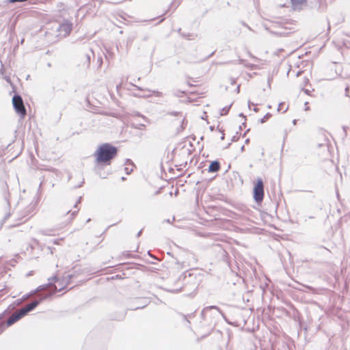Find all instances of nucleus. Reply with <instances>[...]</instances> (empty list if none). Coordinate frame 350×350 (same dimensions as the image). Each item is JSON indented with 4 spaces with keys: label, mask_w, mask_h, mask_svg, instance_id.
<instances>
[{
    "label": "nucleus",
    "mask_w": 350,
    "mask_h": 350,
    "mask_svg": "<svg viewBox=\"0 0 350 350\" xmlns=\"http://www.w3.org/2000/svg\"><path fill=\"white\" fill-rule=\"evenodd\" d=\"M81 270L80 269L75 270L74 273L64 275L62 280L58 278L57 282H59V286H62L59 288L55 285H53V290L47 293H44L39 297L38 299L33 300L25 307L21 308L16 313L13 314L8 317L10 310L8 308L0 314V334L8 327L12 325L16 322L21 319L23 317L26 316L29 312L33 311L39 304L43 301L49 299L54 295L57 292H60L64 290L66 286L72 282L73 278H76L80 273Z\"/></svg>",
    "instance_id": "nucleus-1"
},
{
    "label": "nucleus",
    "mask_w": 350,
    "mask_h": 350,
    "mask_svg": "<svg viewBox=\"0 0 350 350\" xmlns=\"http://www.w3.org/2000/svg\"><path fill=\"white\" fill-rule=\"evenodd\" d=\"M81 270L80 269L75 270L74 273L64 275L62 280L58 278L57 282H59V286H62L59 288L55 285H53V290L47 293H44L39 297L38 299L33 300L25 307L21 308L16 313L13 314L8 317L10 310L8 308L0 314V334L8 327L12 325L16 322L21 319L23 317L26 316L29 312L33 311L39 304L43 301L49 299L54 295L57 292H60L64 290L66 286L72 282L73 278H76L80 273Z\"/></svg>",
    "instance_id": "nucleus-2"
},
{
    "label": "nucleus",
    "mask_w": 350,
    "mask_h": 350,
    "mask_svg": "<svg viewBox=\"0 0 350 350\" xmlns=\"http://www.w3.org/2000/svg\"><path fill=\"white\" fill-rule=\"evenodd\" d=\"M117 155V147L109 143H104L100 145L94 153L95 165L93 170L94 173L98 176H103L100 173L103 165H109L112 160L114 159Z\"/></svg>",
    "instance_id": "nucleus-3"
},
{
    "label": "nucleus",
    "mask_w": 350,
    "mask_h": 350,
    "mask_svg": "<svg viewBox=\"0 0 350 350\" xmlns=\"http://www.w3.org/2000/svg\"><path fill=\"white\" fill-rule=\"evenodd\" d=\"M200 282V277L189 271L183 273L176 281L178 287L176 291H183L191 294L196 291Z\"/></svg>",
    "instance_id": "nucleus-4"
},
{
    "label": "nucleus",
    "mask_w": 350,
    "mask_h": 350,
    "mask_svg": "<svg viewBox=\"0 0 350 350\" xmlns=\"http://www.w3.org/2000/svg\"><path fill=\"white\" fill-rule=\"evenodd\" d=\"M225 318L224 314L216 306H210L203 308L201 312V317L208 326H215L220 317Z\"/></svg>",
    "instance_id": "nucleus-5"
},
{
    "label": "nucleus",
    "mask_w": 350,
    "mask_h": 350,
    "mask_svg": "<svg viewBox=\"0 0 350 350\" xmlns=\"http://www.w3.org/2000/svg\"><path fill=\"white\" fill-rule=\"evenodd\" d=\"M265 196L264 182L258 177L254 182L253 198L257 204H261Z\"/></svg>",
    "instance_id": "nucleus-6"
},
{
    "label": "nucleus",
    "mask_w": 350,
    "mask_h": 350,
    "mask_svg": "<svg viewBox=\"0 0 350 350\" xmlns=\"http://www.w3.org/2000/svg\"><path fill=\"white\" fill-rule=\"evenodd\" d=\"M12 105L15 111L22 118H24L27 114V111L21 96L15 94L12 97Z\"/></svg>",
    "instance_id": "nucleus-7"
},
{
    "label": "nucleus",
    "mask_w": 350,
    "mask_h": 350,
    "mask_svg": "<svg viewBox=\"0 0 350 350\" xmlns=\"http://www.w3.org/2000/svg\"><path fill=\"white\" fill-rule=\"evenodd\" d=\"M48 280H49V282L47 284L40 285L36 289L30 291L28 293L29 295V296H31V295H34L35 293H36L37 292L46 288L48 286H52L53 288L54 283L57 282L59 280L56 275H53V276L48 278Z\"/></svg>",
    "instance_id": "nucleus-8"
},
{
    "label": "nucleus",
    "mask_w": 350,
    "mask_h": 350,
    "mask_svg": "<svg viewBox=\"0 0 350 350\" xmlns=\"http://www.w3.org/2000/svg\"><path fill=\"white\" fill-rule=\"evenodd\" d=\"M57 30L60 32L64 33V36H68L72 30V23L68 20H65L64 22L59 25Z\"/></svg>",
    "instance_id": "nucleus-9"
},
{
    "label": "nucleus",
    "mask_w": 350,
    "mask_h": 350,
    "mask_svg": "<svg viewBox=\"0 0 350 350\" xmlns=\"http://www.w3.org/2000/svg\"><path fill=\"white\" fill-rule=\"evenodd\" d=\"M220 167L221 165L219 161L217 160H215L210 163L208 172L212 173L217 172L218 171H219Z\"/></svg>",
    "instance_id": "nucleus-10"
},
{
    "label": "nucleus",
    "mask_w": 350,
    "mask_h": 350,
    "mask_svg": "<svg viewBox=\"0 0 350 350\" xmlns=\"http://www.w3.org/2000/svg\"><path fill=\"white\" fill-rule=\"evenodd\" d=\"M94 56V53L92 49H89L88 52L85 54V59L83 62V66L89 68L91 62L92 57Z\"/></svg>",
    "instance_id": "nucleus-11"
},
{
    "label": "nucleus",
    "mask_w": 350,
    "mask_h": 350,
    "mask_svg": "<svg viewBox=\"0 0 350 350\" xmlns=\"http://www.w3.org/2000/svg\"><path fill=\"white\" fill-rule=\"evenodd\" d=\"M130 84L131 85L134 86L136 89H137L139 90L145 91V92H149L150 93L149 94H153L156 96H158V97H161L163 96V93L161 92H159V91H157V90H152L148 89V88L144 89L142 87L136 85H135V84H133L132 83H130Z\"/></svg>",
    "instance_id": "nucleus-12"
},
{
    "label": "nucleus",
    "mask_w": 350,
    "mask_h": 350,
    "mask_svg": "<svg viewBox=\"0 0 350 350\" xmlns=\"http://www.w3.org/2000/svg\"><path fill=\"white\" fill-rule=\"evenodd\" d=\"M135 302H137V303L142 302V304H135L134 308H132V310H134L140 309V308H144L148 304L149 301L147 299H138L135 301Z\"/></svg>",
    "instance_id": "nucleus-13"
},
{
    "label": "nucleus",
    "mask_w": 350,
    "mask_h": 350,
    "mask_svg": "<svg viewBox=\"0 0 350 350\" xmlns=\"http://www.w3.org/2000/svg\"><path fill=\"white\" fill-rule=\"evenodd\" d=\"M293 7L296 9L306 2V0H291Z\"/></svg>",
    "instance_id": "nucleus-14"
},
{
    "label": "nucleus",
    "mask_w": 350,
    "mask_h": 350,
    "mask_svg": "<svg viewBox=\"0 0 350 350\" xmlns=\"http://www.w3.org/2000/svg\"><path fill=\"white\" fill-rule=\"evenodd\" d=\"M187 123V121L185 117H184L181 121L180 126L178 128H177V133H180L185 129Z\"/></svg>",
    "instance_id": "nucleus-15"
},
{
    "label": "nucleus",
    "mask_w": 350,
    "mask_h": 350,
    "mask_svg": "<svg viewBox=\"0 0 350 350\" xmlns=\"http://www.w3.org/2000/svg\"><path fill=\"white\" fill-rule=\"evenodd\" d=\"M33 206H29V207L28 208V210L27 211H25V214H23V215L20 218V219H23V218H25L26 219H25V221L27 220L29 218L31 217V215H30V211H31V209L33 208Z\"/></svg>",
    "instance_id": "nucleus-16"
},
{
    "label": "nucleus",
    "mask_w": 350,
    "mask_h": 350,
    "mask_svg": "<svg viewBox=\"0 0 350 350\" xmlns=\"http://www.w3.org/2000/svg\"><path fill=\"white\" fill-rule=\"evenodd\" d=\"M232 105V104H230V105L226 106L224 108H222L221 110V112H220V115L221 116L227 115L229 111H230V109Z\"/></svg>",
    "instance_id": "nucleus-17"
},
{
    "label": "nucleus",
    "mask_w": 350,
    "mask_h": 350,
    "mask_svg": "<svg viewBox=\"0 0 350 350\" xmlns=\"http://www.w3.org/2000/svg\"><path fill=\"white\" fill-rule=\"evenodd\" d=\"M271 113H267L263 118H262L260 120V122L261 124H263L265 123L267 120H269L271 117Z\"/></svg>",
    "instance_id": "nucleus-18"
},
{
    "label": "nucleus",
    "mask_w": 350,
    "mask_h": 350,
    "mask_svg": "<svg viewBox=\"0 0 350 350\" xmlns=\"http://www.w3.org/2000/svg\"><path fill=\"white\" fill-rule=\"evenodd\" d=\"M106 165H103L102 167V169L100 170V174H102L103 176H99L100 178H106L107 177V176L110 174V172H105L104 171V167H105Z\"/></svg>",
    "instance_id": "nucleus-19"
},
{
    "label": "nucleus",
    "mask_w": 350,
    "mask_h": 350,
    "mask_svg": "<svg viewBox=\"0 0 350 350\" xmlns=\"http://www.w3.org/2000/svg\"><path fill=\"white\" fill-rule=\"evenodd\" d=\"M284 103H280L278 105V111H283V113L286 112L288 109V107L284 109Z\"/></svg>",
    "instance_id": "nucleus-20"
},
{
    "label": "nucleus",
    "mask_w": 350,
    "mask_h": 350,
    "mask_svg": "<svg viewBox=\"0 0 350 350\" xmlns=\"http://www.w3.org/2000/svg\"><path fill=\"white\" fill-rule=\"evenodd\" d=\"M167 114H169L170 116H180V117L183 116L182 112H180V111H170V112H167Z\"/></svg>",
    "instance_id": "nucleus-21"
},
{
    "label": "nucleus",
    "mask_w": 350,
    "mask_h": 350,
    "mask_svg": "<svg viewBox=\"0 0 350 350\" xmlns=\"http://www.w3.org/2000/svg\"><path fill=\"white\" fill-rule=\"evenodd\" d=\"M29 297V294H26L25 295L23 296V297L21 299H18L16 301V303L17 305L20 304L21 302L23 301V300H25L26 299L27 297Z\"/></svg>",
    "instance_id": "nucleus-22"
},
{
    "label": "nucleus",
    "mask_w": 350,
    "mask_h": 350,
    "mask_svg": "<svg viewBox=\"0 0 350 350\" xmlns=\"http://www.w3.org/2000/svg\"><path fill=\"white\" fill-rule=\"evenodd\" d=\"M3 197H4L5 202H7L8 206L10 207V199H9V193H5Z\"/></svg>",
    "instance_id": "nucleus-23"
},
{
    "label": "nucleus",
    "mask_w": 350,
    "mask_h": 350,
    "mask_svg": "<svg viewBox=\"0 0 350 350\" xmlns=\"http://www.w3.org/2000/svg\"><path fill=\"white\" fill-rule=\"evenodd\" d=\"M57 8H58L59 11H62V10H66V6H65L64 3H59L57 5Z\"/></svg>",
    "instance_id": "nucleus-24"
},
{
    "label": "nucleus",
    "mask_w": 350,
    "mask_h": 350,
    "mask_svg": "<svg viewBox=\"0 0 350 350\" xmlns=\"http://www.w3.org/2000/svg\"><path fill=\"white\" fill-rule=\"evenodd\" d=\"M175 1H173L172 2V3H171V4H170V5L169 9H168L167 11H165V13H164L163 14H166L169 10H172L173 11H174V8H175Z\"/></svg>",
    "instance_id": "nucleus-25"
},
{
    "label": "nucleus",
    "mask_w": 350,
    "mask_h": 350,
    "mask_svg": "<svg viewBox=\"0 0 350 350\" xmlns=\"http://www.w3.org/2000/svg\"><path fill=\"white\" fill-rule=\"evenodd\" d=\"M134 96L135 97H139V98H149L151 96V94H147V95H141L139 94H134Z\"/></svg>",
    "instance_id": "nucleus-26"
},
{
    "label": "nucleus",
    "mask_w": 350,
    "mask_h": 350,
    "mask_svg": "<svg viewBox=\"0 0 350 350\" xmlns=\"http://www.w3.org/2000/svg\"><path fill=\"white\" fill-rule=\"evenodd\" d=\"M133 168H132V167H131V168H130V167H124L125 173H126L127 175L130 174L133 172Z\"/></svg>",
    "instance_id": "nucleus-27"
},
{
    "label": "nucleus",
    "mask_w": 350,
    "mask_h": 350,
    "mask_svg": "<svg viewBox=\"0 0 350 350\" xmlns=\"http://www.w3.org/2000/svg\"><path fill=\"white\" fill-rule=\"evenodd\" d=\"M191 36V34L189 33H181V36L182 37L187 38L188 40H191V38H189Z\"/></svg>",
    "instance_id": "nucleus-28"
},
{
    "label": "nucleus",
    "mask_w": 350,
    "mask_h": 350,
    "mask_svg": "<svg viewBox=\"0 0 350 350\" xmlns=\"http://www.w3.org/2000/svg\"><path fill=\"white\" fill-rule=\"evenodd\" d=\"M125 165H131L132 166H135V164L130 159H126L124 163Z\"/></svg>",
    "instance_id": "nucleus-29"
},
{
    "label": "nucleus",
    "mask_w": 350,
    "mask_h": 350,
    "mask_svg": "<svg viewBox=\"0 0 350 350\" xmlns=\"http://www.w3.org/2000/svg\"><path fill=\"white\" fill-rule=\"evenodd\" d=\"M145 127H146V125L144 124H139V125L137 126H135V128L137 129H143Z\"/></svg>",
    "instance_id": "nucleus-30"
},
{
    "label": "nucleus",
    "mask_w": 350,
    "mask_h": 350,
    "mask_svg": "<svg viewBox=\"0 0 350 350\" xmlns=\"http://www.w3.org/2000/svg\"><path fill=\"white\" fill-rule=\"evenodd\" d=\"M342 53L348 55L350 53V49L348 47L344 49Z\"/></svg>",
    "instance_id": "nucleus-31"
},
{
    "label": "nucleus",
    "mask_w": 350,
    "mask_h": 350,
    "mask_svg": "<svg viewBox=\"0 0 350 350\" xmlns=\"http://www.w3.org/2000/svg\"><path fill=\"white\" fill-rule=\"evenodd\" d=\"M349 87L347 85L346 88H345V96L347 97H349Z\"/></svg>",
    "instance_id": "nucleus-32"
},
{
    "label": "nucleus",
    "mask_w": 350,
    "mask_h": 350,
    "mask_svg": "<svg viewBox=\"0 0 350 350\" xmlns=\"http://www.w3.org/2000/svg\"><path fill=\"white\" fill-rule=\"evenodd\" d=\"M77 212H78V211H75L72 212V213H71L72 217H71L70 220H72V218L77 214Z\"/></svg>",
    "instance_id": "nucleus-33"
},
{
    "label": "nucleus",
    "mask_w": 350,
    "mask_h": 350,
    "mask_svg": "<svg viewBox=\"0 0 350 350\" xmlns=\"http://www.w3.org/2000/svg\"><path fill=\"white\" fill-rule=\"evenodd\" d=\"M81 198H82V197H81V196L79 198V200H77V202L75 203V204L74 206L75 208L77 207L78 204L81 202Z\"/></svg>",
    "instance_id": "nucleus-34"
},
{
    "label": "nucleus",
    "mask_w": 350,
    "mask_h": 350,
    "mask_svg": "<svg viewBox=\"0 0 350 350\" xmlns=\"http://www.w3.org/2000/svg\"><path fill=\"white\" fill-rule=\"evenodd\" d=\"M83 183H84V178H83V180H82V181L81 182V183H80L79 185H78L75 186V189H77V188H79V187H81L83 185Z\"/></svg>",
    "instance_id": "nucleus-35"
},
{
    "label": "nucleus",
    "mask_w": 350,
    "mask_h": 350,
    "mask_svg": "<svg viewBox=\"0 0 350 350\" xmlns=\"http://www.w3.org/2000/svg\"><path fill=\"white\" fill-rule=\"evenodd\" d=\"M10 216V213L6 214L5 216L4 217V218L3 219V221L5 222V220L8 219Z\"/></svg>",
    "instance_id": "nucleus-36"
},
{
    "label": "nucleus",
    "mask_w": 350,
    "mask_h": 350,
    "mask_svg": "<svg viewBox=\"0 0 350 350\" xmlns=\"http://www.w3.org/2000/svg\"><path fill=\"white\" fill-rule=\"evenodd\" d=\"M148 38H149V36L148 35H146V36H144L143 40L146 41V40H148Z\"/></svg>",
    "instance_id": "nucleus-37"
},
{
    "label": "nucleus",
    "mask_w": 350,
    "mask_h": 350,
    "mask_svg": "<svg viewBox=\"0 0 350 350\" xmlns=\"http://www.w3.org/2000/svg\"><path fill=\"white\" fill-rule=\"evenodd\" d=\"M98 62H99V66H101V64H103V59L101 57H99L98 59Z\"/></svg>",
    "instance_id": "nucleus-38"
},
{
    "label": "nucleus",
    "mask_w": 350,
    "mask_h": 350,
    "mask_svg": "<svg viewBox=\"0 0 350 350\" xmlns=\"http://www.w3.org/2000/svg\"><path fill=\"white\" fill-rule=\"evenodd\" d=\"M239 116L243 118L245 120H246V116L243 113H239Z\"/></svg>",
    "instance_id": "nucleus-39"
},
{
    "label": "nucleus",
    "mask_w": 350,
    "mask_h": 350,
    "mask_svg": "<svg viewBox=\"0 0 350 350\" xmlns=\"http://www.w3.org/2000/svg\"><path fill=\"white\" fill-rule=\"evenodd\" d=\"M215 52L211 53L210 55H208L204 59H208L210 57L213 56Z\"/></svg>",
    "instance_id": "nucleus-40"
},
{
    "label": "nucleus",
    "mask_w": 350,
    "mask_h": 350,
    "mask_svg": "<svg viewBox=\"0 0 350 350\" xmlns=\"http://www.w3.org/2000/svg\"><path fill=\"white\" fill-rule=\"evenodd\" d=\"M304 92L306 94H310V90H308V89H304Z\"/></svg>",
    "instance_id": "nucleus-41"
},
{
    "label": "nucleus",
    "mask_w": 350,
    "mask_h": 350,
    "mask_svg": "<svg viewBox=\"0 0 350 350\" xmlns=\"http://www.w3.org/2000/svg\"><path fill=\"white\" fill-rule=\"evenodd\" d=\"M142 233V230H139V231L137 232V237H139V236H141Z\"/></svg>",
    "instance_id": "nucleus-42"
},
{
    "label": "nucleus",
    "mask_w": 350,
    "mask_h": 350,
    "mask_svg": "<svg viewBox=\"0 0 350 350\" xmlns=\"http://www.w3.org/2000/svg\"><path fill=\"white\" fill-rule=\"evenodd\" d=\"M177 32L181 36V33H183L181 28L177 29Z\"/></svg>",
    "instance_id": "nucleus-43"
},
{
    "label": "nucleus",
    "mask_w": 350,
    "mask_h": 350,
    "mask_svg": "<svg viewBox=\"0 0 350 350\" xmlns=\"http://www.w3.org/2000/svg\"><path fill=\"white\" fill-rule=\"evenodd\" d=\"M252 105H254V103H252L251 101H248V107H249V108H250V106H251Z\"/></svg>",
    "instance_id": "nucleus-44"
},
{
    "label": "nucleus",
    "mask_w": 350,
    "mask_h": 350,
    "mask_svg": "<svg viewBox=\"0 0 350 350\" xmlns=\"http://www.w3.org/2000/svg\"><path fill=\"white\" fill-rule=\"evenodd\" d=\"M242 24H243V25H244L245 27H247V28L250 29V27H249L246 23H245L244 22H242Z\"/></svg>",
    "instance_id": "nucleus-45"
},
{
    "label": "nucleus",
    "mask_w": 350,
    "mask_h": 350,
    "mask_svg": "<svg viewBox=\"0 0 350 350\" xmlns=\"http://www.w3.org/2000/svg\"><path fill=\"white\" fill-rule=\"evenodd\" d=\"M253 110H254L255 112H258V111H259L258 108H257V107H254V108L253 109Z\"/></svg>",
    "instance_id": "nucleus-46"
},
{
    "label": "nucleus",
    "mask_w": 350,
    "mask_h": 350,
    "mask_svg": "<svg viewBox=\"0 0 350 350\" xmlns=\"http://www.w3.org/2000/svg\"><path fill=\"white\" fill-rule=\"evenodd\" d=\"M224 136H225V134L224 133H222V135L221 136V140L224 139Z\"/></svg>",
    "instance_id": "nucleus-47"
},
{
    "label": "nucleus",
    "mask_w": 350,
    "mask_h": 350,
    "mask_svg": "<svg viewBox=\"0 0 350 350\" xmlns=\"http://www.w3.org/2000/svg\"><path fill=\"white\" fill-rule=\"evenodd\" d=\"M234 83H235V81H234V79H231V84H232V85H233V84H234Z\"/></svg>",
    "instance_id": "nucleus-48"
},
{
    "label": "nucleus",
    "mask_w": 350,
    "mask_h": 350,
    "mask_svg": "<svg viewBox=\"0 0 350 350\" xmlns=\"http://www.w3.org/2000/svg\"><path fill=\"white\" fill-rule=\"evenodd\" d=\"M164 19H165L164 18H161L157 24L162 23L164 21Z\"/></svg>",
    "instance_id": "nucleus-49"
},
{
    "label": "nucleus",
    "mask_w": 350,
    "mask_h": 350,
    "mask_svg": "<svg viewBox=\"0 0 350 350\" xmlns=\"http://www.w3.org/2000/svg\"><path fill=\"white\" fill-rule=\"evenodd\" d=\"M245 150V146H242L241 148V151H243Z\"/></svg>",
    "instance_id": "nucleus-50"
},
{
    "label": "nucleus",
    "mask_w": 350,
    "mask_h": 350,
    "mask_svg": "<svg viewBox=\"0 0 350 350\" xmlns=\"http://www.w3.org/2000/svg\"><path fill=\"white\" fill-rule=\"evenodd\" d=\"M239 90H240V86L238 85L237 88V92H239Z\"/></svg>",
    "instance_id": "nucleus-51"
},
{
    "label": "nucleus",
    "mask_w": 350,
    "mask_h": 350,
    "mask_svg": "<svg viewBox=\"0 0 350 350\" xmlns=\"http://www.w3.org/2000/svg\"><path fill=\"white\" fill-rule=\"evenodd\" d=\"M138 116L142 117L144 119H146V117L143 115L138 114Z\"/></svg>",
    "instance_id": "nucleus-52"
},
{
    "label": "nucleus",
    "mask_w": 350,
    "mask_h": 350,
    "mask_svg": "<svg viewBox=\"0 0 350 350\" xmlns=\"http://www.w3.org/2000/svg\"><path fill=\"white\" fill-rule=\"evenodd\" d=\"M270 81H271V79H270V78H269V79H268V84H269V86H270Z\"/></svg>",
    "instance_id": "nucleus-53"
},
{
    "label": "nucleus",
    "mask_w": 350,
    "mask_h": 350,
    "mask_svg": "<svg viewBox=\"0 0 350 350\" xmlns=\"http://www.w3.org/2000/svg\"><path fill=\"white\" fill-rule=\"evenodd\" d=\"M296 122H297V120H294L293 121V124H296Z\"/></svg>",
    "instance_id": "nucleus-54"
},
{
    "label": "nucleus",
    "mask_w": 350,
    "mask_h": 350,
    "mask_svg": "<svg viewBox=\"0 0 350 350\" xmlns=\"http://www.w3.org/2000/svg\"><path fill=\"white\" fill-rule=\"evenodd\" d=\"M249 142H250V139H247L245 140V143H246V144H247Z\"/></svg>",
    "instance_id": "nucleus-55"
},
{
    "label": "nucleus",
    "mask_w": 350,
    "mask_h": 350,
    "mask_svg": "<svg viewBox=\"0 0 350 350\" xmlns=\"http://www.w3.org/2000/svg\"><path fill=\"white\" fill-rule=\"evenodd\" d=\"M54 243H55V244H57V243H58V240H55V241H54Z\"/></svg>",
    "instance_id": "nucleus-56"
},
{
    "label": "nucleus",
    "mask_w": 350,
    "mask_h": 350,
    "mask_svg": "<svg viewBox=\"0 0 350 350\" xmlns=\"http://www.w3.org/2000/svg\"><path fill=\"white\" fill-rule=\"evenodd\" d=\"M121 179H122V180H126V178L123 176V177H122Z\"/></svg>",
    "instance_id": "nucleus-57"
},
{
    "label": "nucleus",
    "mask_w": 350,
    "mask_h": 350,
    "mask_svg": "<svg viewBox=\"0 0 350 350\" xmlns=\"http://www.w3.org/2000/svg\"><path fill=\"white\" fill-rule=\"evenodd\" d=\"M308 219H312V218H314V217H313V216H310V217H308Z\"/></svg>",
    "instance_id": "nucleus-58"
},
{
    "label": "nucleus",
    "mask_w": 350,
    "mask_h": 350,
    "mask_svg": "<svg viewBox=\"0 0 350 350\" xmlns=\"http://www.w3.org/2000/svg\"><path fill=\"white\" fill-rule=\"evenodd\" d=\"M213 128H214L213 126H210V129H211V131H213Z\"/></svg>",
    "instance_id": "nucleus-59"
},
{
    "label": "nucleus",
    "mask_w": 350,
    "mask_h": 350,
    "mask_svg": "<svg viewBox=\"0 0 350 350\" xmlns=\"http://www.w3.org/2000/svg\"><path fill=\"white\" fill-rule=\"evenodd\" d=\"M90 219L89 218V219H88V220L86 221V222H87V223H88V222H90Z\"/></svg>",
    "instance_id": "nucleus-60"
},
{
    "label": "nucleus",
    "mask_w": 350,
    "mask_h": 350,
    "mask_svg": "<svg viewBox=\"0 0 350 350\" xmlns=\"http://www.w3.org/2000/svg\"><path fill=\"white\" fill-rule=\"evenodd\" d=\"M243 127H244V125H242V126H239L240 129H243Z\"/></svg>",
    "instance_id": "nucleus-61"
},
{
    "label": "nucleus",
    "mask_w": 350,
    "mask_h": 350,
    "mask_svg": "<svg viewBox=\"0 0 350 350\" xmlns=\"http://www.w3.org/2000/svg\"><path fill=\"white\" fill-rule=\"evenodd\" d=\"M243 127H244V125H242V126H239L240 129H243Z\"/></svg>",
    "instance_id": "nucleus-62"
},
{
    "label": "nucleus",
    "mask_w": 350,
    "mask_h": 350,
    "mask_svg": "<svg viewBox=\"0 0 350 350\" xmlns=\"http://www.w3.org/2000/svg\"><path fill=\"white\" fill-rule=\"evenodd\" d=\"M203 139H204V136H202V137H200V139H201V140H203Z\"/></svg>",
    "instance_id": "nucleus-63"
},
{
    "label": "nucleus",
    "mask_w": 350,
    "mask_h": 350,
    "mask_svg": "<svg viewBox=\"0 0 350 350\" xmlns=\"http://www.w3.org/2000/svg\"><path fill=\"white\" fill-rule=\"evenodd\" d=\"M245 124H246V123H245V122H243V123L242 124V125H244V126H245Z\"/></svg>",
    "instance_id": "nucleus-64"
}]
</instances>
